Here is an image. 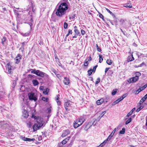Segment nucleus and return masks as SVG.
I'll list each match as a JSON object with an SVG mask.
<instances>
[{"instance_id":"1","label":"nucleus","mask_w":147,"mask_h":147,"mask_svg":"<svg viewBox=\"0 0 147 147\" xmlns=\"http://www.w3.org/2000/svg\"><path fill=\"white\" fill-rule=\"evenodd\" d=\"M36 122L33 126V129L34 131H36L39 129L44 124V121L42 118L38 117L36 120Z\"/></svg>"},{"instance_id":"2","label":"nucleus","mask_w":147,"mask_h":147,"mask_svg":"<svg viewBox=\"0 0 147 147\" xmlns=\"http://www.w3.org/2000/svg\"><path fill=\"white\" fill-rule=\"evenodd\" d=\"M64 6V2L61 3L59 7L55 14L57 16L61 17L64 13V8L63 6Z\"/></svg>"},{"instance_id":"3","label":"nucleus","mask_w":147,"mask_h":147,"mask_svg":"<svg viewBox=\"0 0 147 147\" xmlns=\"http://www.w3.org/2000/svg\"><path fill=\"white\" fill-rule=\"evenodd\" d=\"M85 121L83 117L81 116L77 119L74 123V126L75 128H77L81 125Z\"/></svg>"},{"instance_id":"4","label":"nucleus","mask_w":147,"mask_h":147,"mask_svg":"<svg viewBox=\"0 0 147 147\" xmlns=\"http://www.w3.org/2000/svg\"><path fill=\"white\" fill-rule=\"evenodd\" d=\"M31 73L35 74L37 76L42 78H47L48 77V75L47 74L38 70H33L31 71Z\"/></svg>"},{"instance_id":"5","label":"nucleus","mask_w":147,"mask_h":147,"mask_svg":"<svg viewBox=\"0 0 147 147\" xmlns=\"http://www.w3.org/2000/svg\"><path fill=\"white\" fill-rule=\"evenodd\" d=\"M28 96L30 100H34L35 101H36L37 100L36 95L33 92H32L29 93L28 94Z\"/></svg>"},{"instance_id":"6","label":"nucleus","mask_w":147,"mask_h":147,"mask_svg":"<svg viewBox=\"0 0 147 147\" xmlns=\"http://www.w3.org/2000/svg\"><path fill=\"white\" fill-rule=\"evenodd\" d=\"M67 0H65V13L67 10H68V11L71 10V6L69 3L67 2Z\"/></svg>"},{"instance_id":"7","label":"nucleus","mask_w":147,"mask_h":147,"mask_svg":"<svg viewBox=\"0 0 147 147\" xmlns=\"http://www.w3.org/2000/svg\"><path fill=\"white\" fill-rule=\"evenodd\" d=\"M71 103V102L70 100L65 102V105L66 106V107H65V109L67 111H68L70 110Z\"/></svg>"},{"instance_id":"8","label":"nucleus","mask_w":147,"mask_h":147,"mask_svg":"<svg viewBox=\"0 0 147 147\" xmlns=\"http://www.w3.org/2000/svg\"><path fill=\"white\" fill-rule=\"evenodd\" d=\"M95 120H93L89 122L88 124H85L86 126L85 128L87 129L90 128L91 126L93 124L94 122H95Z\"/></svg>"},{"instance_id":"9","label":"nucleus","mask_w":147,"mask_h":147,"mask_svg":"<svg viewBox=\"0 0 147 147\" xmlns=\"http://www.w3.org/2000/svg\"><path fill=\"white\" fill-rule=\"evenodd\" d=\"M29 115L27 113V111L24 109L22 111V117L23 118L26 119L28 117Z\"/></svg>"},{"instance_id":"10","label":"nucleus","mask_w":147,"mask_h":147,"mask_svg":"<svg viewBox=\"0 0 147 147\" xmlns=\"http://www.w3.org/2000/svg\"><path fill=\"white\" fill-rule=\"evenodd\" d=\"M138 79V78L137 76H135L129 79L130 83H133L137 81Z\"/></svg>"},{"instance_id":"11","label":"nucleus","mask_w":147,"mask_h":147,"mask_svg":"<svg viewBox=\"0 0 147 147\" xmlns=\"http://www.w3.org/2000/svg\"><path fill=\"white\" fill-rule=\"evenodd\" d=\"M117 129V131L119 130V127H117V128H115L113 130L109 136L107 138H111L113 136L114 134H115V132L116 131V130Z\"/></svg>"},{"instance_id":"12","label":"nucleus","mask_w":147,"mask_h":147,"mask_svg":"<svg viewBox=\"0 0 147 147\" xmlns=\"http://www.w3.org/2000/svg\"><path fill=\"white\" fill-rule=\"evenodd\" d=\"M6 67L7 69H8V73L9 74H10L11 72V65L10 63H8L6 65Z\"/></svg>"},{"instance_id":"13","label":"nucleus","mask_w":147,"mask_h":147,"mask_svg":"<svg viewBox=\"0 0 147 147\" xmlns=\"http://www.w3.org/2000/svg\"><path fill=\"white\" fill-rule=\"evenodd\" d=\"M92 60L91 57L90 56L89 57V59H86L84 63V66L86 67L88 66V61H90Z\"/></svg>"},{"instance_id":"14","label":"nucleus","mask_w":147,"mask_h":147,"mask_svg":"<svg viewBox=\"0 0 147 147\" xmlns=\"http://www.w3.org/2000/svg\"><path fill=\"white\" fill-rule=\"evenodd\" d=\"M134 60V58L133 57V55L132 54L131 55L128 57L127 60V62H129L130 61H133Z\"/></svg>"},{"instance_id":"15","label":"nucleus","mask_w":147,"mask_h":147,"mask_svg":"<svg viewBox=\"0 0 147 147\" xmlns=\"http://www.w3.org/2000/svg\"><path fill=\"white\" fill-rule=\"evenodd\" d=\"M74 31L75 32L76 34V35H78L79 36H81V34L80 33V32L79 31L77 27L75 26L74 27Z\"/></svg>"},{"instance_id":"16","label":"nucleus","mask_w":147,"mask_h":147,"mask_svg":"<svg viewBox=\"0 0 147 147\" xmlns=\"http://www.w3.org/2000/svg\"><path fill=\"white\" fill-rule=\"evenodd\" d=\"M104 101V99L102 98H101L97 101L96 104L98 105H99L103 102Z\"/></svg>"},{"instance_id":"17","label":"nucleus","mask_w":147,"mask_h":147,"mask_svg":"<svg viewBox=\"0 0 147 147\" xmlns=\"http://www.w3.org/2000/svg\"><path fill=\"white\" fill-rule=\"evenodd\" d=\"M27 43V42H24L22 43V46L19 49V50H20L22 49V51H23L24 49V47L25 45H26Z\"/></svg>"},{"instance_id":"18","label":"nucleus","mask_w":147,"mask_h":147,"mask_svg":"<svg viewBox=\"0 0 147 147\" xmlns=\"http://www.w3.org/2000/svg\"><path fill=\"white\" fill-rule=\"evenodd\" d=\"M32 82L33 84V86H36L38 85L39 84V82L38 81L36 80H34L32 81Z\"/></svg>"},{"instance_id":"19","label":"nucleus","mask_w":147,"mask_h":147,"mask_svg":"<svg viewBox=\"0 0 147 147\" xmlns=\"http://www.w3.org/2000/svg\"><path fill=\"white\" fill-rule=\"evenodd\" d=\"M106 10L107 11L109 12L111 15L114 18H115L116 16L112 12H111L109 9L107 8H105Z\"/></svg>"},{"instance_id":"20","label":"nucleus","mask_w":147,"mask_h":147,"mask_svg":"<svg viewBox=\"0 0 147 147\" xmlns=\"http://www.w3.org/2000/svg\"><path fill=\"white\" fill-rule=\"evenodd\" d=\"M6 38L5 37H3V38L1 39L2 40V44L3 45H5V44H6Z\"/></svg>"},{"instance_id":"21","label":"nucleus","mask_w":147,"mask_h":147,"mask_svg":"<svg viewBox=\"0 0 147 147\" xmlns=\"http://www.w3.org/2000/svg\"><path fill=\"white\" fill-rule=\"evenodd\" d=\"M135 109H136L135 108H134L129 113H128L127 114L126 117H129L131 115L132 113H133V112L135 110Z\"/></svg>"},{"instance_id":"22","label":"nucleus","mask_w":147,"mask_h":147,"mask_svg":"<svg viewBox=\"0 0 147 147\" xmlns=\"http://www.w3.org/2000/svg\"><path fill=\"white\" fill-rule=\"evenodd\" d=\"M147 98V94L143 97L140 100V102L143 103Z\"/></svg>"},{"instance_id":"23","label":"nucleus","mask_w":147,"mask_h":147,"mask_svg":"<svg viewBox=\"0 0 147 147\" xmlns=\"http://www.w3.org/2000/svg\"><path fill=\"white\" fill-rule=\"evenodd\" d=\"M22 139L24 141L30 142L32 141H34L35 140L34 138H22Z\"/></svg>"},{"instance_id":"24","label":"nucleus","mask_w":147,"mask_h":147,"mask_svg":"<svg viewBox=\"0 0 147 147\" xmlns=\"http://www.w3.org/2000/svg\"><path fill=\"white\" fill-rule=\"evenodd\" d=\"M33 20H32V15H31L30 16V22H29L28 23V24L30 25V27L31 28V29L32 28L31 26L32 25V22H33Z\"/></svg>"},{"instance_id":"25","label":"nucleus","mask_w":147,"mask_h":147,"mask_svg":"<svg viewBox=\"0 0 147 147\" xmlns=\"http://www.w3.org/2000/svg\"><path fill=\"white\" fill-rule=\"evenodd\" d=\"M109 139V140H110L111 138H107V139L105 140L102 143H101L100 145V146H101V147H103L105 145V144L108 141V139Z\"/></svg>"},{"instance_id":"26","label":"nucleus","mask_w":147,"mask_h":147,"mask_svg":"<svg viewBox=\"0 0 147 147\" xmlns=\"http://www.w3.org/2000/svg\"><path fill=\"white\" fill-rule=\"evenodd\" d=\"M69 80L68 78H65V84L69 85Z\"/></svg>"},{"instance_id":"27","label":"nucleus","mask_w":147,"mask_h":147,"mask_svg":"<svg viewBox=\"0 0 147 147\" xmlns=\"http://www.w3.org/2000/svg\"><path fill=\"white\" fill-rule=\"evenodd\" d=\"M30 32H29L25 33H21V34L23 36H29L30 34Z\"/></svg>"},{"instance_id":"28","label":"nucleus","mask_w":147,"mask_h":147,"mask_svg":"<svg viewBox=\"0 0 147 147\" xmlns=\"http://www.w3.org/2000/svg\"><path fill=\"white\" fill-rule=\"evenodd\" d=\"M125 128L124 127L122 129L121 131H120L119 132V134H124L125 133Z\"/></svg>"},{"instance_id":"29","label":"nucleus","mask_w":147,"mask_h":147,"mask_svg":"<svg viewBox=\"0 0 147 147\" xmlns=\"http://www.w3.org/2000/svg\"><path fill=\"white\" fill-rule=\"evenodd\" d=\"M21 59H20L19 58H16V57L15 59V60L16 61L15 62V63L16 64H18L20 62V61Z\"/></svg>"},{"instance_id":"30","label":"nucleus","mask_w":147,"mask_h":147,"mask_svg":"<svg viewBox=\"0 0 147 147\" xmlns=\"http://www.w3.org/2000/svg\"><path fill=\"white\" fill-rule=\"evenodd\" d=\"M99 62L100 63H101L103 60V58L102 57V55L101 54L99 55Z\"/></svg>"},{"instance_id":"31","label":"nucleus","mask_w":147,"mask_h":147,"mask_svg":"<svg viewBox=\"0 0 147 147\" xmlns=\"http://www.w3.org/2000/svg\"><path fill=\"white\" fill-rule=\"evenodd\" d=\"M59 97L58 96H57L56 98V101L57 104L58 105H60L61 104V102L59 100Z\"/></svg>"},{"instance_id":"32","label":"nucleus","mask_w":147,"mask_h":147,"mask_svg":"<svg viewBox=\"0 0 147 147\" xmlns=\"http://www.w3.org/2000/svg\"><path fill=\"white\" fill-rule=\"evenodd\" d=\"M76 16V15L75 14H74L69 16V18L70 19V20H73L75 18Z\"/></svg>"},{"instance_id":"33","label":"nucleus","mask_w":147,"mask_h":147,"mask_svg":"<svg viewBox=\"0 0 147 147\" xmlns=\"http://www.w3.org/2000/svg\"><path fill=\"white\" fill-rule=\"evenodd\" d=\"M107 63L109 65H111L112 63V61L110 59H108L106 61Z\"/></svg>"},{"instance_id":"34","label":"nucleus","mask_w":147,"mask_h":147,"mask_svg":"<svg viewBox=\"0 0 147 147\" xmlns=\"http://www.w3.org/2000/svg\"><path fill=\"white\" fill-rule=\"evenodd\" d=\"M64 141V140H63L61 142L59 143V147H63V144Z\"/></svg>"},{"instance_id":"35","label":"nucleus","mask_w":147,"mask_h":147,"mask_svg":"<svg viewBox=\"0 0 147 147\" xmlns=\"http://www.w3.org/2000/svg\"><path fill=\"white\" fill-rule=\"evenodd\" d=\"M106 113V111H105L102 112V113L100 114V115L99 117V119H101L105 114Z\"/></svg>"},{"instance_id":"36","label":"nucleus","mask_w":147,"mask_h":147,"mask_svg":"<svg viewBox=\"0 0 147 147\" xmlns=\"http://www.w3.org/2000/svg\"><path fill=\"white\" fill-rule=\"evenodd\" d=\"M93 71V69H91L89 70H88V75H91Z\"/></svg>"},{"instance_id":"37","label":"nucleus","mask_w":147,"mask_h":147,"mask_svg":"<svg viewBox=\"0 0 147 147\" xmlns=\"http://www.w3.org/2000/svg\"><path fill=\"white\" fill-rule=\"evenodd\" d=\"M48 92H49V89L47 88L46 89H45L43 91V93L44 94H48Z\"/></svg>"},{"instance_id":"38","label":"nucleus","mask_w":147,"mask_h":147,"mask_svg":"<svg viewBox=\"0 0 147 147\" xmlns=\"http://www.w3.org/2000/svg\"><path fill=\"white\" fill-rule=\"evenodd\" d=\"M131 118H129L126 122L125 124L127 125L131 121Z\"/></svg>"},{"instance_id":"39","label":"nucleus","mask_w":147,"mask_h":147,"mask_svg":"<svg viewBox=\"0 0 147 147\" xmlns=\"http://www.w3.org/2000/svg\"><path fill=\"white\" fill-rule=\"evenodd\" d=\"M119 102V100H118V99L116 100L115 101H114L113 103V105H115L117 104Z\"/></svg>"},{"instance_id":"40","label":"nucleus","mask_w":147,"mask_h":147,"mask_svg":"<svg viewBox=\"0 0 147 147\" xmlns=\"http://www.w3.org/2000/svg\"><path fill=\"white\" fill-rule=\"evenodd\" d=\"M72 30H68V34H67L66 35V37H67L70 34H72Z\"/></svg>"},{"instance_id":"41","label":"nucleus","mask_w":147,"mask_h":147,"mask_svg":"<svg viewBox=\"0 0 147 147\" xmlns=\"http://www.w3.org/2000/svg\"><path fill=\"white\" fill-rule=\"evenodd\" d=\"M42 100L44 101L47 102L48 101V98L44 97H42Z\"/></svg>"},{"instance_id":"42","label":"nucleus","mask_w":147,"mask_h":147,"mask_svg":"<svg viewBox=\"0 0 147 147\" xmlns=\"http://www.w3.org/2000/svg\"><path fill=\"white\" fill-rule=\"evenodd\" d=\"M116 92H117L116 89H114L113 90V91L112 92V94L113 95H114L116 94Z\"/></svg>"},{"instance_id":"43","label":"nucleus","mask_w":147,"mask_h":147,"mask_svg":"<svg viewBox=\"0 0 147 147\" xmlns=\"http://www.w3.org/2000/svg\"><path fill=\"white\" fill-rule=\"evenodd\" d=\"M27 126L28 127H30L32 126L31 123L30 122H29L27 123Z\"/></svg>"},{"instance_id":"44","label":"nucleus","mask_w":147,"mask_h":147,"mask_svg":"<svg viewBox=\"0 0 147 147\" xmlns=\"http://www.w3.org/2000/svg\"><path fill=\"white\" fill-rule=\"evenodd\" d=\"M143 108V106H141L139 107L136 110L137 112H139L140 110L142 109Z\"/></svg>"},{"instance_id":"45","label":"nucleus","mask_w":147,"mask_h":147,"mask_svg":"<svg viewBox=\"0 0 147 147\" xmlns=\"http://www.w3.org/2000/svg\"><path fill=\"white\" fill-rule=\"evenodd\" d=\"M135 74L136 75V76H137L138 78L141 75V73L139 72H136Z\"/></svg>"},{"instance_id":"46","label":"nucleus","mask_w":147,"mask_h":147,"mask_svg":"<svg viewBox=\"0 0 147 147\" xmlns=\"http://www.w3.org/2000/svg\"><path fill=\"white\" fill-rule=\"evenodd\" d=\"M13 11H14V13L17 16H18L19 15V14L18 13V11L16 10V9H14Z\"/></svg>"},{"instance_id":"47","label":"nucleus","mask_w":147,"mask_h":147,"mask_svg":"<svg viewBox=\"0 0 147 147\" xmlns=\"http://www.w3.org/2000/svg\"><path fill=\"white\" fill-rule=\"evenodd\" d=\"M100 79L99 78H97L96 81L95 82V84H97L100 82Z\"/></svg>"},{"instance_id":"48","label":"nucleus","mask_w":147,"mask_h":147,"mask_svg":"<svg viewBox=\"0 0 147 147\" xmlns=\"http://www.w3.org/2000/svg\"><path fill=\"white\" fill-rule=\"evenodd\" d=\"M69 130H67L65 131V136L66 135H67L68 134H69Z\"/></svg>"},{"instance_id":"49","label":"nucleus","mask_w":147,"mask_h":147,"mask_svg":"<svg viewBox=\"0 0 147 147\" xmlns=\"http://www.w3.org/2000/svg\"><path fill=\"white\" fill-rule=\"evenodd\" d=\"M51 107H50L49 108H48L47 109V110H48V113H50L51 111Z\"/></svg>"},{"instance_id":"50","label":"nucleus","mask_w":147,"mask_h":147,"mask_svg":"<svg viewBox=\"0 0 147 147\" xmlns=\"http://www.w3.org/2000/svg\"><path fill=\"white\" fill-rule=\"evenodd\" d=\"M147 86L146 85H144V86L141 87L140 88L142 90H143L144 89H145Z\"/></svg>"},{"instance_id":"51","label":"nucleus","mask_w":147,"mask_h":147,"mask_svg":"<svg viewBox=\"0 0 147 147\" xmlns=\"http://www.w3.org/2000/svg\"><path fill=\"white\" fill-rule=\"evenodd\" d=\"M81 32L82 34L83 35H84L85 33V32L84 30L82 29L81 30Z\"/></svg>"},{"instance_id":"52","label":"nucleus","mask_w":147,"mask_h":147,"mask_svg":"<svg viewBox=\"0 0 147 147\" xmlns=\"http://www.w3.org/2000/svg\"><path fill=\"white\" fill-rule=\"evenodd\" d=\"M32 118H34L36 120V119L38 118V117H37L36 116H35L34 115H32Z\"/></svg>"},{"instance_id":"53","label":"nucleus","mask_w":147,"mask_h":147,"mask_svg":"<svg viewBox=\"0 0 147 147\" xmlns=\"http://www.w3.org/2000/svg\"><path fill=\"white\" fill-rule=\"evenodd\" d=\"M127 94H123L121 97H122V98H123V99L125 98L127 96Z\"/></svg>"},{"instance_id":"54","label":"nucleus","mask_w":147,"mask_h":147,"mask_svg":"<svg viewBox=\"0 0 147 147\" xmlns=\"http://www.w3.org/2000/svg\"><path fill=\"white\" fill-rule=\"evenodd\" d=\"M97 66H98L97 65H96L93 67V71H94V72L96 70V68L97 67Z\"/></svg>"},{"instance_id":"55","label":"nucleus","mask_w":147,"mask_h":147,"mask_svg":"<svg viewBox=\"0 0 147 147\" xmlns=\"http://www.w3.org/2000/svg\"><path fill=\"white\" fill-rule=\"evenodd\" d=\"M21 56L20 55V54H18L17 55V57H16V58H19L20 59H21Z\"/></svg>"},{"instance_id":"56","label":"nucleus","mask_w":147,"mask_h":147,"mask_svg":"<svg viewBox=\"0 0 147 147\" xmlns=\"http://www.w3.org/2000/svg\"><path fill=\"white\" fill-rule=\"evenodd\" d=\"M124 6L126 8H131L132 7V6L131 5H127L125 6Z\"/></svg>"},{"instance_id":"57","label":"nucleus","mask_w":147,"mask_h":147,"mask_svg":"<svg viewBox=\"0 0 147 147\" xmlns=\"http://www.w3.org/2000/svg\"><path fill=\"white\" fill-rule=\"evenodd\" d=\"M145 65V64L144 62H143L142 63L139 65V67H142L143 65Z\"/></svg>"},{"instance_id":"58","label":"nucleus","mask_w":147,"mask_h":147,"mask_svg":"<svg viewBox=\"0 0 147 147\" xmlns=\"http://www.w3.org/2000/svg\"><path fill=\"white\" fill-rule=\"evenodd\" d=\"M142 91V90H141V89L140 88L136 91V92H137V93H138L139 92H140Z\"/></svg>"},{"instance_id":"59","label":"nucleus","mask_w":147,"mask_h":147,"mask_svg":"<svg viewBox=\"0 0 147 147\" xmlns=\"http://www.w3.org/2000/svg\"><path fill=\"white\" fill-rule=\"evenodd\" d=\"M99 17L100 18L103 19L104 17H103V16L101 14V13L99 14Z\"/></svg>"},{"instance_id":"60","label":"nucleus","mask_w":147,"mask_h":147,"mask_svg":"<svg viewBox=\"0 0 147 147\" xmlns=\"http://www.w3.org/2000/svg\"><path fill=\"white\" fill-rule=\"evenodd\" d=\"M123 98H122V97H121L119 98H118V100L119 101V102L121 101L122 100H123Z\"/></svg>"},{"instance_id":"61","label":"nucleus","mask_w":147,"mask_h":147,"mask_svg":"<svg viewBox=\"0 0 147 147\" xmlns=\"http://www.w3.org/2000/svg\"><path fill=\"white\" fill-rule=\"evenodd\" d=\"M44 87L43 86H40V89L42 90H43Z\"/></svg>"},{"instance_id":"62","label":"nucleus","mask_w":147,"mask_h":147,"mask_svg":"<svg viewBox=\"0 0 147 147\" xmlns=\"http://www.w3.org/2000/svg\"><path fill=\"white\" fill-rule=\"evenodd\" d=\"M97 51H98V52H100L101 51V49L100 48H98V49H97Z\"/></svg>"},{"instance_id":"63","label":"nucleus","mask_w":147,"mask_h":147,"mask_svg":"<svg viewBox=\"0 0 147 147\" xmlns=\"http://www.w3.org/2000/svg\"><path fill=\"white\" fill-rule=\"evenodd\" d=\"M67 23L65 22V29L67 28Z\"/></svg>"},{"instance_id":"64","label":"nucleus","mask_w":147,"mask_h":147,"mask_svg":"<svg viewBox=\"0 0 147 147\" xmlns=\"http://www.w3.org/2000/svg\"><path fill=\"white\" fill-rule=\"evenodd\" d=\"M109 69V68H106L105 69V72L106 73L108 71V69Z\"/></svg>"}]
</instances>
